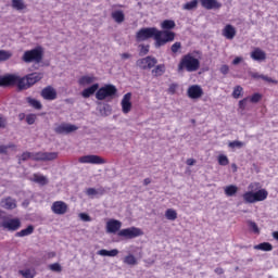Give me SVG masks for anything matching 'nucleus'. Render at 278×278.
I'll return each instance as SVG.
<instances>
[{
	"label": "nucleus",
	"mask_w": 278,
	"mask_h": 278,
	"mask_svg": "<svg viewBox=\"0 0 278 278\" xmlns=\"http://www.w3.org/2000/svg\"><path fill=\"white\" fill-rule=\"evenodd\" d=\"M121 58H122V60H129V58H131V54H129V53H122Z\"/></svg>",
	"instance_id": "680f3d73"
},
{
	"label": "nucleus",
	"mask_w": 278,
	"mask_h": 278,
	"mask_svg": "<svg viewBox=\"0 0 278 278\" xmlns=\"http://www.w3.org/2000/svg\"><path fill=\"white\" fill-rule=\"evenodd\" d=\"M242 92H244V88L240 85L236 86L232 91V98L240 99V97H242Z\"/></svg>",
	"instance_id": "e433bc0d"
},
{
	"label": "nucleus",
	"mask_w": 278,
	"mask_h": 278,
	"mask_svg": "<svg viewBox=\"0 0 278 278\" xmlns=\"http://www.w3.org/2000/svg\"><path fill=\"white\" fill-rule=\"evenodd\" d=\"M250 58L254 60V62H264L266 60V52L261 48H254L250 53Z\"/></svg>",
	"instance_id": "6ab92c4d"
},
{
	"label": "nucleus",
	"mask_w": 278,
	"mask_h": 278,
	"mask_svg": "<svg viewBox=\"0 0 278 278\" xmlns=\"http://www.w3.org/2000/svg\"><path fill=\"white\" fill-rule=\"evenodd\" d=\"M268 199V191L266 189H261L256 192L248 191L243 194V201L245 203H257L260 201H266Z\"/></svg>",
	"instance_id": "20e7f679"
},
{
	"label": "nucleus",
	"mask_w": 278,
	"mask_h": 278,
	"mask_svg": "<svg viewBox=\"0 0 278 278\" xmlns=\"http://www.w3.org/2000/svg\"><path fill=\"white\" fill-rule=\"evenodd\" d=\"M98 255H101L102 257H116V255H118V250H100L98 251Z\"/></svg>",
	"instance_id": "c756f323"
},
{
	"label": "nucleus",
	"mask_w": 278,
	"mask_h": 278,
	"mask_svg": "<svg viewBox=\"0 0 278 278\" xmlns=\"http://www.w3.org/2000/svg\"><path fill=\"white\" fill-rule=\"evenodd\" d=\"M228 147L229 149H242V147H244V142L238 140L230 141Z\"/></svg>",
	"instance_id": "79ce46f5"
},
{
	"label": "nucleus",
	"mask_w": 278,
	"mask_h": 278,
	"mask_svg": "<svg viewBox=\"0 0 278 278\" xmlns=\"http://www.w3.org/2000/svg\"><path fill=\"white\" fill-rule=\"evenodd\" d=\"M250 77H252L253 79H262V74L257 72H251Z\"/></svg>",
	"instance_id": "4d7b16f0"
},
{
	"label": "nucleus",
	"mask_w": 278,
	"mask_h": 278,
	"mask_svg": "<svg viewBox=\"0 0 278 278\" xmlns=\"http://www.w3.org/2000/svg\"><path fill=\"white\" fill-rule=\"evenodd\" d=\"M30 181H35V184H39L40 186H47L49 184L47 177L40 174H34Z\"/></svg>",
	"instance_id": "393cba45"
},
{
	"label": "nucleus",
	"mask_w": 278,
	"mask_h": 278,
	"mask_svg": "<svg viewBox=\"0 0 278 278\" xmlns=\"http://www.w3.org/2000/svg\"><path fill=\"white\" fill-rule=\"evenodd\" d=\"M12 58V52L8 50H0V62H5Z\"/></svg>",
	"instance_id": "ea45409f"
},
{
	"label": "nucleus",
	"mask_w": 278,
	"mask_h": 278,
	"mask_svg": "<svg viewBox=\"0 0 278 278\" xmlns=\"http://www.w3.org/2000/svg\"><path fill=\"white\" fill-rule=\"evenodd\" d=\"M157 64V59L153 56H146L143 59H139L136 62V65L141 68L142 71L151 70L153 66Z\"/></svg>",
	"instance_id": "9b49d317"
},
{
	"label": "nucleus",
	"mask_w": 278,
	"mask_h": 278,
	"mask_svg": "<svg viewBox=\"0 0 278 278\" xmlns=\"http://www.w3.org/2000/svg\"><path fill=\"white\" fill-rule=\"evenodd\" d=\"M199 5V0H192L184 4V10H194Z\"/></svg>",
	"instance_id": "a19ab883"
},
{
	"label": "nucleus",
	"mask_w": 278,
	"mask_h": 278,
	"mask_svg": "<svg viewBox=\"0 0 278 278\" xmlns=\"http://www.w3.org/2000/svg\"><path fill=\"white\" fill-rule=\"evenodd\" d=\"M255 251H273V244L268 242H263L254 245Z\"/></svg>",
	"instance_id": "473e14b6"
},
{
	"label": "nucleus",
	"mask_w": 278,
	"mask_h": 278,
	"mask_svg": "<svg viewBox=\"0 0 278 278\" xmlns=\"http://www.w3.org/2000/svg\"><path fill=\"white\" fill-rule=\"evenodd\" d=\"M261 79H263L264 81H267L268 84H277V81L273 80V78L262 75Z\"/></svg>",
	"instance_id": "6e6d98bb"
},
{
	"label": "nucleus",
	"mask_w": 278,
	"mask_h": 278,
	"mask_svg": "<svg viewBox=\"0 0 278 278\" xmlns=\"http://www.w3.org/2000/svg\"><path fill=\"white\" fill-rule=\"evenodd\" d=\"M187 94L189 99H201L203 97V88L199 85H192L188 88Z\"/></svg>",
	"instance_id": "4468645a"
},
{
	"label": "nucleus",
	"mask_w": 278,
	"mask_h": 278,
	"mask_svg": "<svg viewBox=\"0 0 278 278\" xmlns=\"http://www.w3.org/2000/svg\"><path fill=\"white\" fill-rule=\"evenodd\" d=\"M26 123L27 125H34L36 123V114L26 115Z\"/></svg>",
	"instance_id": "de8ad7c7"
},
{
	"label": "nucleus",
	"mask_w": 278,
	"mask_h": 278,
	"mask_svg": "<svg viewBox=\"0 0 278 278\" xmlns=\"http://www.w3.org/2000/svg\"><path fill=\"white\" fill-rule=\"evenodd\" d=\"M249 102V98H244L239 101V109L240 110H247V103Z\"/></svg>",
	"instance_id": "3c124183"
},
{
	"label": "nucleus",
	"mask_w": 278,
	"mask_h": 278,
	"mask_svg": "<svg viewBox=\"0 0 278 278\" xmlns=\"http://www.w3.org/2000/svg\"><path fill=\"white\" fill-rule=\"evenodd\" d=\"M11 5L13 10H17L18 12H21V10H27V4H25L23 0H11Z\"/></svg>",
	"instance_id": "bb28decb"
},
{
	"label": "nucleus",
	"mask_w": 278,
	"mask_h": 278,
	"mask_svg": "<svg viewBox=\"0 0 278 278\" xmlns=\"http://www.w3.org/2000/svg\"><path fill=\"white\" fill-rule=\"evenodd\" d=\"M121 227H123V223L117 219H110L106 223V233H116L121 231Z\"/></svg>",
	"instance_id": "dca6fc26"
},
{
	"label": "nucleus",
	"mask_w": 278,
	"mask_h": 278,
	"mask_svg": "<svg viewBox=\"0 0 278 278\" xmlns=\"http://www.w3.org/2000/svg\"><path fill=\"white\" fill-rule=\"evenodd\" d=\"M149 184H151V178H146L143 180V186H149Z\"/></svg>",
	"instance_id": "69168bd1"
},
{
	"label": "nucleus",
	"mask_w": 278,
	"mask_h": 278,
	"mask_svg": "<svg viewBox=\"0 0 278 278\" xmlns=\"http://www.w3.org/2000/svg\"><path fill=\"white\" fill-rule=\"evenodd\" d=\"M18 118H20V121H24V118H25V113H20V114H18Z\"/></svg>",
	"instance_id": "338daca9"
},
{
	"label": "nucleus",
	"mask_w": 278,
	"mask_h": 278,
	"mask_svg": "<svg viewBox=\"0 0 278 278\" xmlns=\"http://www.w3.org/2000/svg\"><path fill=\"white\" fill-rule=\"evenodd\" d=\"M78 216L84 223H90L92 220V217L86 213H80Z\"/></svg>",
	"instance_id": "09e8293b"
},
{
	"label": "nucleus",
	"mask_w": 278,
	"mask_h": 278,
	"mask_svg": "<svg viewBox=\"0 0 278 278\" xmlns=\"http://www.w3.org/2000/svg\"><path fill=\"white\" fill-rule=\"evenodd\" d=\"M8 127V119L3 116H0V129H5Z\"/></svg>",
	"instance_id": "603ef678"
},
{
	"label": "nucleus",
	"mask_w": 278,
	"mask_h": 278,
	"mask_svg": "<svg viewBox=\"0 0 278 278\" xmlns=\"http://www.w3.org/2000/svg\"><path fill=\"white\" fill-rule=\"evenodd\" d=\"M42 73H31L24 77L16 74H8L5 76H0V86H17L18 90H27L31 88L34 84H38L42 79Z\"/></svg>",
	"instance_id": "f03ea898"
},
{
	"label": "nucleus",
	"mask_w": 278,
	"mask_h": 278,
	"mask_svg": "<svg viewBox=\"0 0 278 278\" xmlns=\"http://www.w3.org/2000/svg\"><path fill=\"white\" fill-rule=\"evenodd\" d=\"M142 230L137 227L125 228L117 232L119 238H126L127 240H134V238L142 236Z\"/></svg>",
	"instance_id": "6e6552de"
},
{
	"label": "nucleus",
	"mask_w": 278,
	"mask_h": 278,
	"mask_svg": "<svg viewBox=\"0 0 278 278\" xmlns=\"http://www.w3.org/2000/svg\"><path fill=\"white\" fill-rule=\"evenodd\" d=\"M80 164H105V160L99 155L89 154L78 159Z\"/></svg>",
	"instance_id": "ddd939ff"
},
{
	"label": "nucleus",
	"mask_w": 278,
	"mask_h": 278,
	"mask_svg": "<svg viewBox=\"0 0 278 278\" xmlns=\"http://www.w3.org/2000/svg\"><path fill=\"white\" fill-rule=\"evenodd\" d=\"M139 53L140 55H147V53H149V46L141 45Z\"/></svg>",
	"instance_id": "864d4df0"
},
{
	"label": "nucleus",
	"mask_w": 278,
	"mask_h": 278,
	"mask_svg": "<svg viewBox=\"0 0 278 278\" xmlns=\"http://www.w3.org/2000/svg\"><path fill=\"white\" fill-rule=\"evenodd\" d=\"M215 273H216V275H223V273H225V270L223 268H220V267H217L215 269Z\"/></svg>",
	"instance_id": "0e129e2a"
},
{
	"label": "nucleus",
	"mask_w": 278,
	"mask_h": 278,
	"mask_svg": "<svg viewBox=\"0 0 278 278\" xmlns=\"http://www.w3.org/2000/svg\"><path fill=\"white\" fill-rule=\"evenodd\" d=\"M18 274L25 278H34L36 277V269H21Z\"/></svg>",
	"instance_id": "72a5a7b5"
},
{
	"label": "nucleus",
	"mask_w": 278,
	"mask_h": 278,
	"mask_svg": "<svg viewBox=\"0 0 278 278\" xmlns=\"http://www.w3.org/2000/svg\"><path fill=\"white\" fill-rule=\"evenodd\" d=\"M41 97L46 101H55L58 99V91L51 86H48L41 90Z\"/></svg>",
	"instance_id": "2eb2a0df"
},
{
	"label": "nucleus",
	"mask_w": 278,
	"mask_h": 278,
	"mask_svg": "<svg viewBox=\"0 0 278 278\" xmlns=\"http://www.w3.org/2000/svg\"><path fill=\"white\" fill-rule=\"evenodd\" d=\"M94 81H97V77H94V75H85L78 79L79 86L83 87L90 86L94 84Z\"/></svg>",
	"instance_id": "5701e85b"
},
{
	"label": "nucleus",
	"mask_w": 278,
	"mask_h": 278,
	"mask_svg": "<svg viewBox=\"0 0 278 278\" xmlns=\"http://www.w3.org/2000/svg\"><path fill=\"white\" fill-rule=\"evenodd\" d=\"M97 90L99 91V84H93L81 91V97H84V99H90Z\"/></svg>",
	"instance_id": "b1692460"
},
{
	"label": "nucleus",
	"mask_w": 278,
	"mask_h": 278,
	"mask_svg": "<svg viewBox=\"0 0 278 278\" xmlns=\"http://www.w3.org/2000/svg\"><path fill=\"white\" fill-rule=\"evenodd\" d=\"M149 38H153L155 40V49H160V47H164V45L167 42H173V40H175V33L168 30H159L155 27H148L141 28L136 34L137 42H144V40H149Z\"/></svg>",
	"instance_id": "f257e3e1"
},
{
	"label": "nucleus",
	"mask_w": 278,
	"mask_h": 278,
	"mask_svg": "<svg viewBox=\"0 0 278 278\" xmlns=\"http://www.w3.org/2000/svg\"><path fill=\"white\" fill-rule=\"evenodd\" d=\"M77 129H79V127H77L74 124H68V123H62L59 124L54 127V131L59 135H68V134H73L75 131H77Z\"/></svg>",
	"instance_id": "9d476101"
},
{
	"label": "nucleus",
	"mask_w": 278,
	"mask_h": 278,
	"mask_svg": "<svg viewBox=\"0 0 278 278\" xmlns=\"http://www.w3.org/2000/svg\"><path fill=\"white\" fill-rule=\"evenodd\" d=\"M121 105L124 114H129L131 112V92H128L123 97Z\"/></svg>",
	"instance_id": "f3484780"
},
{
	"label": "nucleus",
	"mask_w": 278,
	"mask_h": 278,
	"mask_svg": "<svg viewBox=\"0 0 278 278\" xmlns=\"http://www.w3.org/2000/svg\"><path fill=\"white\" fill-rule=\"evenodd\" d=\"M164 73H166V65L164 64L156 65L155 68L152 70L154 77H162Z\"/></svg>",
	"instance_id": "2f4dec72"
},
{
	"label": "nucleus",
	"mask_w": 278,
	"mask_h": 278,
	"mask_svg": "<svg viewBox=\"0 0 278 278\" xmlns=\"http://www.w3.org/2000/svg\"><path fill=\"white\" fill-rule=\"evenodd\" d=\"M218 164L219 166H227L229 164V159L225 154H220L218 156Z\"/></svg>",
	"instance_id": "c03bdc74"
},
{
	"label": "nucleus",
	"mask_w": 278,
	"mask_h": 278,
	"mask_svg": "<svg viewBox=\"0 0 278 278\" xmlns=\"http://www.w3.org/2000/svg\"><path fill=\"white\" fill-rule=\"evenodd\" d=\"M58 160V152H33V162H53Z\"/></svg>",
	"instance_id": "1a4fd4ad"
},
{
	"label": "nucleus",
	"mask_w": 278,
	"mask_h": 278,
	"mask_svg": "<svg viewBox=\"0 0 278 278\" xmlns=\"http://www.w3.org/2000/svg\"><path fill=\"white\" fill-rule=\"evenodd\" d=\"M113 21H115V23H123L125 21V13L121 10L114 11L111 14Z\"/></svg>",
	"instance_id": "cd10ccee"
},
{
	"label": "nucleus",
	"mask_w": 278,
	"mask_h": 278,
	"mask_svg": "<svg viewBox=\"0 0 278 278\" xmlns=\"http://www.w3.org/2000/svg\"><path fill=\"white\" fill-rule=\"evenodd\" d=\"M237 192H238V187H236L235 185H230L225 188V194L227 197H233V194H236Z\"/></svg>",
	"instance_id": "4c0bfd02"
},
{
	"label": "nucleus",
	"mask_w": 278,
	"mask_h": 278,
	"mask_svg": "<svg viewBox=\"0 0 278 278\" xmlns=\"http://www.w3.org/2000/svg\"><path fill=\"white\" fill-rule=\"evenodd\" d=\"M200 3L205 10H219V8H223V4L217 0H200Z\"/></svg>",
	"instance_id": "a211bd4d"
},
{
	"label": "nucleus",
	"mask_w": 278,
	"mask_h": 278,
	"mask_svg": "<svg viewBox=\"0 0 278 278\" xmlns=\"http://www.w3.org/2000/svg\"><path fill=\"white\" fill-rule=\"evenodd\" d=\"M26 100H27V103L35 110H42V103H40V101L33 98H26Z\"/></svg>",
	"instance_id": "f704fd0d"
},
{
	"label": "nucleus",
	"mask_w": 278,
	"mask_h": 278,
	"mask_svg": "<svg viewBox=\"0 0 278 278\" xmlns=\"http://www.w3.org/2000/svg\"><path fill=\"white\" fill-rule=\"evenodd\" d=\"M51 212L56 216H64L68 212V204L64 201H55L51 205Z\"/></svg>",
	"instance_id": "f8f14e48"
},
{
	"label": "nucleus",
	"mask_w": 278,
	"mask_h": 278,
	"mask_svg": "<svg viewBox=\"0 0 278 278\" xmlns=\"http://www.w3.org/2000/svg\"><path fill=\"white\" fill-rule=\"evenodd\" d=\"M0 205L3 210H16V201L11 197L2 199Z\"/></svg>",
	"instance_id": "aec40b11"
},
{
	"label": "nucleus",
	"mask_w": 278,
	"mask_h": 278,
	"mask_svg": "<svg viewBox=\"0 0 278 278\" xmlns=\"http://www.w3.org/2000/svg\"><path fill=\"white\" fill-rule=\"evenodd\" d=\"M219 71L222 75H227L229 73V65H222Z\"/></svg>",
	"instance_id": "5fc2aeb1"
},
{
	"label": "nucleus",
	"mask_w": 278,
	"mask_h": 278,
	"mask_svg": "<svg viewBox=\"0 0 278 278\" xmlns=\"http://www.w3.org/2000/svg\"><path fill=\"white\" fill-rule=\"evenodd\" d=\"M165 217L167 218V220H177V211L173 208L166 210Z\"/></svg>",
	"instance_id": "c9c22d12"
},
{
	"label": "nucleus",
	"mask_w": 278,
	"mask_h": 278,
	"mask_svg": "<svg viewBox=\"0 0 278 278\" xmlns=\"http://www.w3.org/2000/svg\"><path fill=\"white\" fill-rule=\"evenodd\" d=\"M273 238L278 241V231L273 232Z\"/></svg>",
	"instance_id": "774afa93"
},
{
	"label": "nucleus",
	"mask_w": 278,
	"mask_h": 278,
	"mask_svg": "<svg viewBox=\"0 0 278 278\" xmlns=\"http://www.w3.org/2000/svg\"><path fill=\"white\" fill-rule=\"evenodd\" d=\"M175 27L176 24L173 20H165L161 23V29H163V31H170L169 29H175Z\"/></svg>",
	"instance_id": "a878e982"
},
{
	"label": "nucleus",
	"mask_w": 278,
	"mask_h": 278,
	"mask_svg": "<svg viewBox=\"0 0 278 278\" xmlns=\"http://www.w3.org/2000/svg\"><path fill=\"white\" fill-rule=\"evenodd\" d=\"M242 56H237V58H235V60L232 61V64L236 66V65H238V64H240V62H242Z\"/></svg>",
	"instance_id": "bf43d9fd"
},
{
	"label": "nucleus",
	"mask_w": 278,
	"mask_h": 278,
	"mask_svg": "<svg viewBox=\"0 0 278 278\" xmlns=\"http://www.w3.org/2000/svg\"><path fill=\"white\" fill-rule=\"evenodd\" d=\"M249 99L251 103H260V101H262V93H254Z\"/></svg>",
	"instance_id": "49530a36"
},
{
	"label": "nucleus",
	"mask_w": 278,
	"mask_h": 278,
	"mask_svg": "<svg viewBox=\"0 0 278 278\" xmlns=\"http://www.w3.org/2000/svg\"><path fill=\"white\" fill-rule=\"evenodd\" d=\"M49 268L52 270V273H62V265L59 263H53L49 265Z\"/></svg>",
	"instance_id": "a18cd8bd"
},
{
	"label": "nucleus",
	"mask_w": 278,
	"mask_h": 278,
	"mask_svg": "<svg viewBox=\"0 0 278 278\" xmlns=\"http://www.w3.org/2000/svg\"><path fill=\"white\" fill-rule=\"evenodd\" d=\"M86 194H87V197H90V199H94V197H103V194H105V188H103V187H100L98 189L87 188Z\"/></svg>",
	"instance_id": "412c9836"
},
{
	"label": "nucleus",
	"mask_w": 278,
	"mask_h": 278,
	"mask_svg": "<svg viewBox=\"0 0 278 278\" xmlns=\"http://www.w3.org/2000/svg\"><path fill=\"white\" fill-rule=\"evenodd\" d=\"M22 60L26 64H31V62H35L36 64H38L42 61V50L40 48L27 50L24 52Z\"/></svg>",
	"instance_id": "423d86ee"
},
{
	"label": "nucleus",
	"mask_w": 278,
	"mask_h": 278,
	"mask_svg": "<svg viewBox=\"0 0 278 278\" xmlns=\"http://www.w3.org/2000/svg\"><path fill=\"white\" fill-rule=\"evenodd\" d=\"M172 53H178L179 49H181V42L176 41L175 43L172 45Z\"/></svg>",
	"instance_id": "8fccbe9b"
},
{
	"label": "nucleus",
	"mask_w": 278,
	"mask_h": 278,
	"mask_svg": "<svg viewBox=\"0 0 278 278\" xmlns=\"http://www.w3.org/2000/svg\"><path fill=\"white\" fill-rule=\"evenodd\" d=\"M123 262L125 264H127V266H138V258H136V256L131 253H129L128 255H126L123 258Z\"/></svg>",
	"instance_id": "c85d7f7f"
},
{
	"label": "nucleus",
	"mask_w": 278,
	"mask_h": 278,
	"mask_svg": "<svg viewBox=\"0 0 278 278\" xmlns=\"http://www.w3.org/2000/svg\"><path fill=\"white\" fill-rule=\"evenodd\" d=\"M248 227L253 233H260V227H257V224L255 222L249 220Z\"/></svg>",
	"instance_id": "37998d69"
},
{
	"label": "nucleus",
	"mask_w": 278,
	"mask_h": 278,
	"mask_svg": "<svg viewBox=\"0 0 278 278\" xmlns=\"http://www.w3.org/2000/svg\"><path fill=\"white\" fill-rule=\"evenodd\" d=\"M8 146H0V153H8Z\"/></svg>",
	"instance_id": "e2e57ef3"
},
{
	"label": "nucleus",
	"mask_w": 278,
	"mask_h": 278,
	"mask_svg": "<svg viewBox=\"0 0 278 278\" xmlns=\"http://www.w3.org/2000/svg\"><path fill=\"white\" fill-rule=\"evenodd\" d=\"M223 36L227 38V40H233L236 38V27L231 24H228L223 29Z\"/></svg>",
	"instance_id": "4be33fe9"
},
{
	"label": "nucleus",
	"mask_w": 278,
	"mask_h": 278,
	"mask_svg": "<svg viewBox=\"0 0 278 278\" xmlns=\"http://www.w3.org/2000/svg\"><path fill=\"white\" fill-rule=\"evenodd\" d=\"M201 62L199 59L192 56V54H186L181 58L178 64V73H182V71H187L188 73H194L198 68H200Z\"/></svg>",
	"instance_id": "7ed1b4c3"
},
{
	"label": "nucleus",
	"mask_w": 278,
	"mask_h": 278,
	"mask_svg": "<svg viewBox=\"0 0 278 278\" xmlns=\"http://www.w3.org/2000/svg\"><path fill=\"white\" fill-rule=\"evenodd\" d=\"M2 222L0 223V228L4 231H18L21 229V219L9 218L5 216L0 217Z\"/></svg>",
	"instance_id": "0eeeda50"
},
{
	"label": "nucleus",
	"mask_w": 278,
	"mask_h": 278,
	"mask_svg": "<svg viewBox=\"0 0 278 278\" xmlns=\"http://www.w3.org/2000/svg\"><path fill=\"white\" fill-rule=\"evenodd\" d=\"M194 164H197V161L194 159H188L187 160V165L188 166H194Z\"/></svg>",
	"instance_id": "052dcab7"
},
{
	"label": "nucleus",
	"mask_w": 278,
	"mask_h": 278,
	"mask_svg": "<svg viewBox=\"0 0 278 278\" xmlns=\"http://www.w3.org/2000/svg\"><path fill=\"white\" fill-rule=\"evenodd\" d=\"M118 92V89H116V86L114 85H105L104 87H101L96 92V99L98 101H105V99H113L114 96Z\"/></svg>",
	"instance_id": "39448f33"
},
{
	"label": "nucleus",
	"mask_w": 278,
	"mask_h": 278,
	"mask_svg": "<svg viewBox=\"0 0 278 278\" xmlns=\"http://www.w3.org/2000/svg\"><path fill=\"white\" fill-rule=\"evenodd\" d=\"M176 90H177V85L176 84H172L168 88L169 94H175Z\"/></svg>",
	"instance_id": "13d9d810"
},
{
	"label": "nucleus",
	"mask_w": 278,
	"mask_h": 278,
	"mask_svg": "<svg viewBox=\"0 0 278 278\" xmlns=\"http://www.w3.org/2000/svg\"><path fill=\"white\" fill-rule=\"evenodd\" d=\"M34 233V226L29 225L26 229H22L21 231L16 232V238H25V236H31Z\"/></svg>",
	"instance_id": "7c9ffc66"
},
{
	"label": "nucleus",
	"mask_w": 278,
	"mask_h": 278,
	"mask_svg": "<svg viewBox=\"0 0 278 278\" xmlns=\"http://www.w3.org/2000/svg\"><path fill=\"white\" fill-rule=\"evenodd\" d=\"M27 160H33L34 161V152H24L20 157L18 162H27Z\"/></svg>",
	"instance_id": "58836bf2"
}]
</instances>
